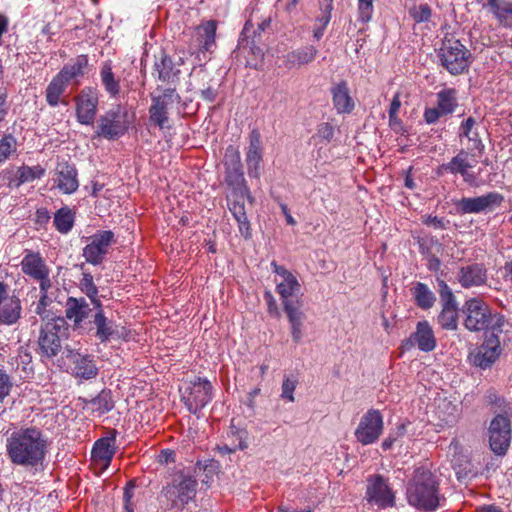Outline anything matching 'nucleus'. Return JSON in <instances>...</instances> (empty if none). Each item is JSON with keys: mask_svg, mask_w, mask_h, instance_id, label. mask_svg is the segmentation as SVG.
<instances>
[{"mask_svg": "<svg viewBox=\"0 0 512 512\" xmlns=\"http://www.w3.org/2000/svg\"><path fill=\"white\" fill-rule=\"evenodd\" d=\"M64 308L65 317L72 322L74 330H86L88 333L94 331V337L100 343L118 337L117 325L105 315L102 303L100 307H90L86 298L70 296Z\"/></svg>", "mask_w": 512, "mask_h": 512, "instance_id": "obj_1", "label": "nucleus"}, {"mask_svg": "<svg viewBox=\"0 0 512 512\" xmlns=\"http://www.w3.org/2000/svg\"><path fill=\"white\" fill-rule=\"evenodd\" d=\"M5 447L11 463L37 471L43 467L48 441L39 428L22 427L7 436Z\"/></svg>", "mask_w": 512, "mask_h": 512, "instance_id": "obj_2", "label": "nucleus"}, {"mask_svg": "<svg viewBox=\"0 0 512 512\" xmlns=\"http://www.w3.org/2000/svg\"><path fill=\"white\" fill-rule=\"evenodd\" d=\"M463 313L464 327L471 332L490 330L492 336L498 338L500 334L507 332V327L510 326L504 316L492 313L489 306L479 299L473 298L466 301Z\"/></svg>", "mask_w": 512, "mask_h": 512, "instance_id": "obj_3", "label": "nucleus"}, {"mask_svg": "<svg viewBox=\"0 0 512 512\" xmlns=\"http://www.w3.org/2000/svg\"><path fill=\"white\" fill-rule=\"evenodd\" d=\"M408 503L425 511L435 510L439 504L438 482L435 475L428 469H415L407 485Z\"/></svg>", "mask_w": 512, "mask_h": 512, "instance_id": "obj_4", "label": "nucleus"}, {"mask_svg": "<svg viewBox=\"0 0 512 512\" xmlns=\"http://www.w3.org/2000/svg\"><path fill=\"white\" fill-rule=\"evenodd\" d=\"M440 64L451 75H460L468 70L471 64V52L460 40L445 37L437 52Z\"/></svg>", "mask_w": 512, "mask_h": 512, "instance_id": "obj_5", "label": "nucleus"}, {"mask_svg": "<svg viewBox=\"0 0 512 512\" xmlns=\"http://www.w3.org/2000/svg\"><path fill=\"white\" fill-rule=\"evenodd\" d=\"M129 124L127 112L117 106L99 116L94 138L116 140L127 132Z\"/></svg>", "mask_w": 512, "mask_h": 512, "instance_id": "obj_6", "label": "nucleus"}, {"mask_svg": "<svg viewBox=\"0 0 512 512\" xmlns=\"http://www.w3.org/2000/svg\"><path fill=\"white\" fill-rule=\"evenodd\" d=\"M271 267L278 277L275 279L276 292L280 296L283 309H286L287 305L294 307L303 306V301L298 296L301 291V284L296 276L284 266L278 265L275 261L271 263Z\"/></svg>", "mask_w": 512, "mask_h": 512, "instance_id": "obj_7", "label": "nucleus"}, {"mask_svg": "<svg viewBox=\"0 0 512 512\" xmlns=\"http://www.w3.org/2000/svg\"><path fill=\"white\" fill-rule=\"evenodd\" d=\"M66 320V317H55L41 327L38 345L42 356L52 358L59 353L61 350L60 338L68 330Z\"/></svg>", "mask_w": 512, "mask_h": 512, "instance_id": "obj_8", "label": "nucleus"}, {"mask_svg": "<svg viewBox=\"0 0 512 512\" xmlns=\"http://www.w3.org/2000/svg\"><path fill=\"white\" fill-rule=\"evenodd\" d=\"M476 160L470 153L464 149L460 150L449 162L443 163L438 168V174L450 173L460 175L463 181L471 187L477 188L484 184L479 179L478 174L472 169L475 167Z\"/></svg>", "mask_w": 512, "mask_h": 512, "instance_id": "obj_9", "label": "nucleus"}, {"mask_svg": "<svg viewBox=\"0 0 512 512\" xmlns=\"http://www.w3.org/2000/svg\"><path fill=\"white\" fill-rule=\"evenodd\" d=\"M196 488V479L181 473L173 479L171 485H167L162 490V494L170 501V508L181 510L194 499Z\"/></svg>", "mask_w": 512, "mask_h": 512, "instance_id": "obj_10", "label": "nucleus"}, {"mask_svg": "<svg viewBox=\"0 0 512 512\" xmlns=\"http://www.w3.org/2000/svg\"><path fill=\"white\" fill-rule=\"evenodd\" d=\"M504 202V196L496 191L475 197H463L455 201V209L458 214H487L500 208Z\"/></svg>", "mask_w": 512, "mask_h": 512, "instance_id": "obj_11", "label": "nucleus"}, {"mask_svg": "<svg viewBox=\"0 0 512 512\" xmlns=\"http://www.w3.org/2000/svg\"><path fill=\"white\" fill-rule=\"evenodd\" d=\"M159 94L152 95V105L149 109V118L160 129L168 128V109L180 102V96L174 88L156 89Z\"/></svg>", "mask_w": 512, "mask_h": 512, "instance_id": "obj_12", "label": "nucleus"}, {"mask_svg": "<svg viewBox=\"0 0 512 512\" xmlns=\"http://www.w3.org/2000/svg\"><path fill=\"white\" fill-rule=\"evenodd\" d=\"M114 242L115 236L112 231H98L87 238V244L83 248L82 256L85 258L86 262L94 266L100 265Z\"/></svg>", "mask_w": 512, "mask_h": 512, "instance_id": "obj_13", "label": "nucleus"}, {"mask_svg": "<svg viewBox=\"0 0 512 512\" xmlns=\"http://www.w3.org/2000/svg\"><path fill=\"white\" fill-rule=\"evenodd\" d=\"M383 416L379 410L369 409L360 419L355 437L362 445L375 443L383 432Z\"/></svg>", "mask_w": 512, "mask_h": 512, "instance_id": "obj_14", "label": "nucleus"}, {"mask_svg": "<svg viewBox=\"0 0 512 512\" xmlns=\"http://www.w3.org/2000/svg\"><path fill=\"white\" fill-rule=\"evenodd\" d=\"M188 394L183 395V400L188 411L199 413L213 398V388L206 378L198 377L190 382Z\"/></svg>", "mask_w": 512, "mask_h": 512, "instance_id": "obj_15", "label": "nucleus"}, {"mask_svg": "<svg viewBox=\"0 0 512 512\" xmlns=\"http://www.w3.org/2000/svg\"><path fill=\"white\" fill-rule=\"evenodd\" d=\"M366 498L368 502L380 508L392 507L395 503L394 493L381 475H371L367 478Z\"/></svg>", "mask_w": 512, "mask_h": 512, "instance_id": "obj_16", "label": "nucleus"}, {"mask_svg": "<svg viewBox=\"0 0 512 512\" xmlns=\"http://www.w3.org/2000/svg\"><path fill=\"white\" fill-rule=\"evenodd\" d=\"M511 439V425L504 415H497L489 428V443L492 451L498 455L506 453Z\"/></svg>", "mask_w": 512, "mask_h": 512, "instance_id": "obj_17", "label": "nucleus"}, {"mask_svg": "<svg viewBox=\"0 0 512 512\" xmlns=\"http://www.w3.org/2000/svg\"><path fill=\"white\" fill-rule=\"evenodd\" d=\"M217 22L209 20L198 25L191 38L189 44V52L191 54L199 52H211L215 46Z\"/></svg>", "mask_w": 512, "mask_h": 512, "instance_id": "obj_18", "label": "nucleus"}, {"mask_svg": "<svg viewBox=\"0 0 512 512\" xmlns=\"http://www.w3.org/2000/svg\"><path fill=\"white\" fill-rule=\"evenodd\" d=\"M415 346L423 352H431L436 348L434 331L427 321H419L415 332L402 344V348L405 350H410Z\"/></svg>", "mask_w": 512, "mask_h": 512, "instance_id": "obj_19", "label": "nucleus"}, {"mask_svg": "<svg viewBox=\"0 0 512 512\" xmlns=\"http://www.w3.org/2000/svg\"><path fill=\"white\" fill-rule=\"evenodd\" d=\"M263 158V147L261 135L254 129L249 134V145L246 152V166L248 175L253 178H259L261 175V162Z\"/></svg>", "mask_w": 512, "mask_h": 512, "instance_id": "obj_20", "label": "nucleus"}, {"mask_svg": "<svg viewBox=\"0 0 512 512\" xmlns=\"http://www.w3.org/2000/svg\"><path fill=\"white\" fill-rule=\"evenodd\" d=\"M98 99L90 91H82L79 96L76 97V116L79 123L83 125H91L94 122L97 112Z\"/></svg>", "mask_w": 512, "mask_h": 512, "instance_id": "obj_21", "label": "nucleus"}, {"mask_svg": "<svg viewBox=\"0 0 512 512\" xmlns=\"http://www.w3.org/2000/svg\"><path fill=\"white\" fill-rule=\"evenodd\" d=\"M226 167V181L231 185L241 184L244 181L240 153L229 146L224 157Z\"/></svg>", "mask_w": 512, "mask_h": 512, "instance_id": "obj_22", "label": "nucleus"}, {"mask_svg": "<svg viewBox=\"0 0 512 512\" xmlns=\"http://www.w3.org/2000/svg\"><path fill=\"white\" fill-rule=\"evenodd\" d=\"M67 357L74 364L73 371L76 377L89 380L97 376L98 369L91 356L70 351Z\"/></svg>", "mask_w": 512, "mask_h": 512, "instance_id": "obj_23", "label": "nucleus"}, {"mask_svg": "<svg viewBox=\"0 0 512 512\" xmlns=\"http://www.w3.org/2000/svg\"><path fill=\"white\" fill-rule=\"evenodd\" d=\"M115 435L98 439L92 449V458L97 464L107 468L115 454Z\"/></svg>", "mask_w": 512, "mask_h": 512, "instance_id": "obj_24", "label": "nucleus"}, {"mask_svg": "<svg viewBox=\"0 0 512 512\" xmlns=\"http://www.w3.org/2000/svg\"><path fill=\"white\" fill-rule=\"evenodd\" d=\"M486 279V269L477 263L462 267L458 274V280L464 288L480 286Z\"/></svg>", "mask_w": 512, "mask_h": 512, "instance_id": "obj_25", "label": "nucleus"}, {"mask_svg": "<svg viewBox=\"0 0 512 512\" xmlns=\"http://www.w3.org/2000/svg\"><path fill=\"white\" fill-rule=\"evenodd\" d=\"M22 306L15 296L3 297L0 300V324L13 325L21 318Z\"/></svg>", "mask_w": 512, "mask_h": 512, "instance_id": "obj_26", "label": "nucleus"}, {"mask_svg": "<svg viewBox=\"0 0 512 512\" xmlns=\"http://www.w3.org/2000/svg\"><path fill=\"white\" fill-rule=\"evenodd\" d=\"M317 54L318 50L312 45L300 47L284 56L285 67L292 69L309 64L314 61Z\"/></svg>", "mask_w": 512, "mask_h": 512, "instance_id": "obj_27", "label": "nucleus"}, {"mask_svg": "<svg viewBox=\"0 0 512 512\" xmlns=\"http://www.w3.org/2000/svg\"><path fill=\"white\" fill-rule=\"evenodd\" d=\"M179 73L180 70L175 68L171 57L165 54H162L160 59L154 63V74L158 80L164 83H174L178 79Z\"/></svg>", "mask_w": 512, "mask_h": 512, "instance_id": "obj_28", "label": "nucleus"}, {"mask_svg": "<svg viewBox=\"0 0 512 512\" xmlns=\"http://www.w3.org/2000/svg\"><path fill=\"white\" fill-rule=\"evenodd\" d=\"M291 328V336L295 343H299L303 337V323L305 314L302 311V306L287 305L284 309Z\"/></svg>", "mask_w": 512, "mask_h": 512, "instance_id": "obj_29", "label": "nucleus"}, {"mask_svg": "<svg viewBox=\"0 0 512 512\" xmlns=\"http://www.w3.org/2000/svg\"><path fill=\"white\" fill-rule=\"evenodd\" d=\"M486 7L495 16L499 24L512 28V3L500 0H488Z\"/></svg>", "mask_w": 512, "mask_h": 512, "instance_id": "obj_30", "label": "nucleus"}, {"mask_svg": "<svg viewBox=\"0 0 512 512\" xmlns=\"http://www.w3.org/2000/svg\"><path fill=\"white\" fill-rule=\"evenodd\" d=\"M21 269L24 274L36 279L49 272L44 260L36 253H28L21 261Z\"/></svg>", "mask_w": 512, "mask_h": 512, "instance_id": "obj_31", "label": "nucleus"}, {"mask_svg": "<svg viewBox=\"0 0 512 512\" xmlns=\"http://www.w3.org/2000/svg\"><path fill=\"white\" fill-rule=\"evenodd\" d=\"M58 187L66 194L75 192L79 186L76 169L68 164L59 167L57 176Z\"/></svg>", "mask_w": 512, "mask_h": 512, "instance_id": "obj_32", "label": "nucleus"}, {"mask_svg": "<svg viewBox=\"0 0 512 512\" xmlns=\"http://www.w3.org/2000/svg\"><path fill=\"white\" fill-rule=\"evenodd\" d=\"M332 95L333 104L338 113H350L353 110L354 102L345 82H341L333 87Z\"/></svg>", "mask_w": 512, "mask_h": 512, "instance_id": "obj_33", "label": "nucleus"}, {"mask_svg": "<svg viewBox=\"0 0 512 512\" xmlns=\"http://www.w3.org/2000/svg\"><path fill=\"white\" fill-rule=\"evenodd\" d=\"M88 65L86 55H79L72 64L65 65L58 73L65 81L70 83L73 79L85 74Z\"/></svg>", "mask_w": 512, "mask_h": 512, "instance_id": "obj_34", "label": "nucleus"}, {"mask_svg": "<svg viewBox=\"0 0 512 512\" xmlns=\"http://www.w3.org/2000/svg\"><path fill=\"white\" fill-rule=\"evenodd\" d=\"M411 293L416 304L422 309H430L435 303L436 298L434 293L422 282H417L411 288Z\"/></svg>", "mask_w": 512, "mask_h": 512, "instance_id": "obj_35", "label": "nucleus"}, {"mask_svg": "<svg viewBox=\"0 0 512 512\" xmlns=\"http://www.w3.org/2000/svg\"><path fill=\"white\" fill-rule=\"evenodd\" d=\"M79 288L89 299L88 303L90 304V307H100L102 301L99 298V291L94 283L91 273L84 272L82 274V278L79 282Z\"/></svg>", "mask_w": 512, "mask_h": 512, "instance_id": "obj_36", "label": "nucleus"}, {"mask_svg": "<svg viewBox=\"0 0 512 512\" xmlns=\"http://www.w3.org/2000/svg\"><path fill=\"white\" fill-rule=\"evenodd\" d=\"M68 84L59 74L52 79L46 88V101L50 106L56 107L59 104L60 96L65 92Z\"/></svg>", "mask_w": 512, "mask_h": 512, "instance_id": "obj_37", "label": "nucleus"}, {"mask_svg": "<svg viewBox=\"0 0 512 512\" xmlns=\"http://www.w3.org/2000/svg\"><path fill=\"white\" fill-rule=\"evenodd\" d=\"M230 212L232 213L233 217L238 223L239 232L243 237L246 239L251 237V228H250V222L248 220L246 211H245V205L244 203H240L238 201H235L231 204L229 207Z\"/></svg>", "mask_w": 512, "mask_h": 512, "instance_id": "obj_38", "label": "nucleus"}, {"mask_svg": "<svg viewBox=\"0 0 512 512\" xmlns=\"http://www.w3.org/2000/svg\"><path fill=\"white\" fill-rule=\"evenodd\" d=\"M438 323L445 330H456L458 327V309L456 304H443L438 315Z\"/></svg>", "mask_w": 512, "mask_h": 512, "instance_id": "obj_39", "label": "nucleus"}, {"mask_svg": "<svg viewBox=\"0 0 512 512\" xmlns=\"http://www.w3.org/2000/svg\"><path fill=\"white\" fill-rule=\"evenodd\" d=\"M457 91L453 88H447L437 93V107L445 115L452 114L457 107Z\"/></svg>", "mask_w": 512, "mask_h": 512, "instance_id": "obj_40", "label": "nucleus"}, {"mask_svg": "<svg viewBox=\"0 0 512 512\" xmlns=\"http://www.w3.org/2000/svg\"><path fill=\"white\" fill-rule=\"evenodd\" d=\"M32 356L26 349H19L17 356L11 358L10 365L16 370L21 371L20 377L26 378L33 372Z\"/></svg>", "mask_w": 512, "mask_h": 512, "instance_id": "obj_41", "label": "nucleus"}, {"mask_svg": "<svg viewBox=\"0 0 512 512\" xmlns=\"http://www.w3.org/2000/svg\"><path fill=\"white\" fill-rule=\"evenodd\" d=\"M497 347V345H495L494 347L482 345L479 348V351L474 355V364L483 369L490 367L498 357Z\"/></svg>", "mask_w": 512, "mask_h": 512, "instance_id": "obj_42", "label": "nucleus"}, {"mask_svg": "<svg viewBox=\"0 0 512 512\" xmlns=\"http://www.w3.org/2000/svg\"><path fill=\"white\" fill-rule=\"evenodd\" d=\"M91 409L98 414H105L114 408V402L110 391L102 390L90 401Z\"/></svg>", "mask_w": 512, "mask_h": 512, "instance_id": "obj_43", "label": "nucleus"}, {"mask_svg": "<svg viewBox=\"0 0 512 512\" xmlns=\"http://www.w3.org/2000/svg\"><path fill=\"white\" fill-rule=\"evenodd\" d=\"M100 75L105 90L112 96L117 95L120 91V84L112 72L110 63L105 62L103 64Z\"/></svg>", "mask_w": 512, "mask_h": 512, "instance_id": "obj_44", "label": "nucleus"}, {"mask_svg": "<svg viewBox=\"0 0 512 512\" xmlns=\"http://www.w3.org/2000/svg\"><path fill=\"white\" fill-rule=\"evenodd\" d=\"M74 223V215L68 207L59 209L54 216V225L61 233H68Z\"/></svg>", "mask_w": 512, "mask_h": 512, "instance_id": "obj_45", "label": "nucleus"}, {"mask_svg": "<svg viewBox=\"0 0 512 512\" xmlns=\"http://www.w3.org/2000/svg\"><path fill=\"white\" fill-rule=\"evenodd\" d=\"M44 175V169L40 166L29 167L22 166L18 169L16 177L17 181L15 183L16 187H19L21 184L33 181L35 179H39Z\"/></svg>", "mask_w": 512, "mask_h": 512, "instance_id": "obj_46", "label": "nucleus"}, {"mask_svg": "<svg viewBox=\"0 0 512 512\" xmlns=\"http://www.w3.org/2000/svg\"><path fill=\"white\" fill-rule=\"evenodd\" d=\"M232 435L238 440V443L233 444V447H229L228 445H224L220 448L223 453H234L237 450H244L248 447L247 445V436L248 433L245 430L235 429L234 426L231 427Z\"/></svg>", "mask_w": 512, "mask_h": 512, "instance_id": "obj_47", "label": "nucleus"}, {"mask_svg": "<svg viewBox=\"0 0 512 512\" xmlns=\"http://www.w3.org/2000/svg\"><path fill=\"white\" fill-rule=\"evenodd\" d=\"M320 15L316 18V25L326 28L331 20L333 0H319Z\"/></svg>", "mask_w": 512, "mask_h": 512, "instance_id": "obj_48", "label": "nucleus"}, {"mask_svg": "<svg viewBox=\"0 0 512 512\" xmlns=\"http://www.w3.org/2000/svg\"><path fill=\"white\" fill-rule=\"evenodd\" d=\"M17 142L12 135H5L0 139V163L5 162L10 155L16 152Z\"/></svg>", "mask_w": 512, "mask_h": 512, "instance_id": "obj_49", "label": "nucleus"}, {"mask_svg": "<svg viewBox=\"0 0 512 512\" xmlns=\"http://www.w3.org/2000/svg\"><path fill=\"white\" fill-rule=\"evenodd\" d=\"M475 123H476V121L472 117H469L465 121H463L461 126H460L459 136L460 137H466L470 141H473L475 143V148L476 149H478L479 146H481L483 148L481 140L478 139V134L472 132V129H473Z\"/></svg>", "mask_w": 512, "mask_h": 512, "instance_id": "obj_50", "label": "nucleus"}, {"mask_svg": "<svg viewBox=\"0 0 512 512\" xmlns=\"http://www.w3.org/2000/svg\"><path fill=\"white\" fill-rule=\"evenodd\" d=\"M51 303L48 295H40L39 301L36 303L34 312L41 317L43 321H51L52 318H55L53 314L47 310V306Z\"/></svg>", "mask_w": 512, "mask_h": 512, "instance_id": "obj_51", "label": "nucleus"}, {"mask_svg": "<svg viewBox=\"0 0 512 512\" xmlns=\"http://www.w3.org/2000/svg\"><path fill=\"white\" fill-rule=\"evenodd\" d=\"M407 432V424H399L394 431H392L388 437L382 442V448L384 450L390 449L398 439L404 437Z\"/></svg>", "mask_w": 512, "mask_h": 512, "instance_id": "obj_52", "label": "nucleus"}, {"mask_svg": "<svg viewBox=\"0 0 512 512\" xmlns=\"http://www.w3.org/2000/svg\"><path fill=\"white\" fill-rule=\"evenodd\" d=\"M410 14L416 22H426L431 17V8L428 4H420L413 7Z\"/></svg>", "mask_w": 512, "mask_h": 512, "instance_id": "obj_53", "label": "nucleus"}, {"mask_svg": "<svg viewBox=\"0 0 512 512\" xmlns=\"http://www.w3.org/2000/svg\"><path fill=\"white\" fill-rule=\"evenodd\" d=\"M359 19L363 22H369L373 14V0H358Z\"/></svg>", "mask_w": 512, "mask_h": 512, "instance_id": "obj_54", "label": "nucleus"}, {"mask_svg": "<svg viewBox=\"0 0 512 512\" xmlns=\"http://www.w3.org/2000/svg\"><path fill=\"white\" fill-rule=\"evenodd\" d=\"M12 387L13 383L10 376L0 369V403L10 394Z\"/></svg>", "mask_w": 512, "mask_h": 512, "instance_id": "obj_55", "label": "nucleus"}, {"mask_svg": "<svg viewBox=\"0 0 512 512\" xmlns=\"http://www.w3.org/2000/svg\"><path fill=\"white\" fill-rule=\"evenodd\" d=\"M297 385V380L292 379L290 377H286L282 383V393L281 397L290 401L294 402V391Z\"/></svg>", "mask_w": 512, "mask_h": 512, "instance_id": "obj_56", "label": "nucleus"}, {"mask_svg": "<svg viewBox=\"0 0 512 512\" xmlns=\"http://www.w3.org/2000/svg\"><path fill=\"white\" fill-rule=\"evenodd\" d=\"M439 286H440L439 293H440V299H441L442 305L443 304H456L455 297H454L451 289L449 288V286L444 281H440Z\"/></svg>", "mask_w": 512, "mask_h": 512, "instance_id": "obj_57", "label": "nucleus"}, {"mask_svg": "<svg viewBox=\"0 0 512 512\" xmlns=\"http://www.w3.org/2000/svg\"><path fill=\"white\" fill-rule=\"evenodd\" d=\"M442 116H445V114L441 113L438 107L426 108L424 111V119L428 124L436 123Z\"/></svg>", "mask_w": 512, "mask_h": 512, "instance_id": "obj_58", "label": "nucleus"}, {"mask_svg": "<svg viewBox=\"0 0 512 512\" xmlns=\"http://www.w3.org/2000/svg\"><path fill=\"white\" fill-rule=\"evenodd\" d=\"M264 298L267 302L269 314L278 317L280 315L277 302L270 291L264 293Z\"/></svg>", "mask_w": 512, "mask_h": 512, "instance_id": "obj_59", "label": "nucleus"}, {"mask_svg": "<svg viewBox=\"0 0 512 512\" xmlns=\"http://www.w3.org/2000/svg\"><path fill=\"white\" fill-rule=\"evenodd\" d=\"M199 92L201 98L208 102H213L218 94L217 89L210 84L207 87L200 88Z\"/></svg>", "mask_w": 512, "mask_h": 512, "instance_id": "obj_60", "label": "nucleus"}, {"mask_svg": "<svg viewBox=\"0 0 512 512\" xmlns=\"http://www.w3.org/2000/svg\"><path fill=\"white\" fill-rule=\"evenodd\" d=\"M318 133L323 139L330 141L334 136V129L329 123H323L319 126Z\"/></svg>", "mask_w": 512, "mask_h": 512, "instance_id": "obj_61", "label": "nucleus"}, {"mask_svg": "<svg viewBox=\"0 0 512 512\" xmlns=\"http://www.w3.org/2000/svg\"><path fill=\"white\" fill-rule=\"evenodd\" d=\"M425 223L429 226H433L434 228H437V229H445L447 224H448V221L445 220V218H439L437 216H429Z\"/></svg>", "mask_w": 512, "mask_h": 512, "instance_id": "obj_62", "label": "nucleus"}, {"mask_svg": "<svg viewBox=\"0 0 512 512\" xmlns=\"http://www.w3.org/2000/svg\"><path fill=\"white\" fill-rule=\"evenodd\" d=\"M35 280L40 282V293L41 295H47L48 290L51 288V280L49 278V272L36 278Z\"/></svg>", "mask_w": 512, "mask_h": 512, "instance_id": "obj_63", "label": "nucleus"}, {"mask_svg": "<svg viewBox=\"0 0 512 512\" xmlns=\"http://www.w3.org/2000/svg\"><path fill=\"white\" fill-rule=\"evenodd\" d=\"M401 106L400 97L398 94H396L390 104L389 108V117L392 119H395V115H397L399 108Z\"/></svg>", "mask_w": 512, "mask_h": 512, "instance_id": "obj_64", "label": "nucleus"}]
</instances>
